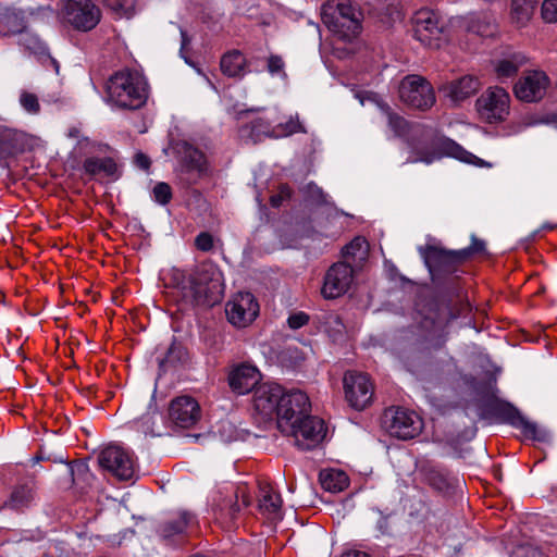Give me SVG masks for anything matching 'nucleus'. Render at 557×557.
I'll use <instances>...</instances> for the list:
<instances>
[{"label": "nucleus", "instance_id": "nucleus-1", "mask_svg": "<svg viewBox=\"0 0 557 557\" xmlns=\"http://www.w3.org/2000/svg\"><path fill=\"white\" fill-rule=\"evenodd\" d=\"M170 280L182 302L190 308H211L223 298V276L213 262L203 261L188 269L173 268Z\"/></svg>", "mask_w": 557, "mask_h": 557}, {"label": "nucleus", "instance_id": "nucleus-2", "mask_svg": "<svg viewBox=\"0 0 557 557\" xmlns=\"http://www.w3.org/2000/svg\"><path fill=\"white\" fill-rule=\"evenodd\" d=\"M406 145L411 156L404 163L423 162L431 164L445 156L476 166H490V163L465 150L453 139L437 135L431 127L416 125L411 128Z\"/></svg>", "mask_w": 557, "mask_h": 557}, {"label": "nucleus", "instance_id": "nucleus-3", "mask_svg": "<svg viewBox=\"0 0 557 557\" xmlns=\"http://www.w3.org/2000/svg\"><path fill=\"white\" fill-rule=\"evenodd\" d=\"M106 91L109 101L129 110L141 108L148 98L145 78L129 70L114 73L106 84Z\"/></svg>", "mask_w": 557, "mask_h": 557}, {"label": "nucleus", "instance_id": "nucleus-4", "mask_svg": "<svg viewBox=\"0 0 557 557\" xmlns=\"http://www.w3.org/2000/svg\"><path fill=\"white\" fill-rule=\"evenodd\" d=\"M322 21L339 39L350 41L361 30L362 13L350 0H329L323 7Z\"/></svg>", "mask_w": 557, "mask_h": 557}, {"label": "nucleus", "instance_id": "nucleus-5", "mask_svg": "<svg viewBox=\"0 0 557 557\" xmlns=\"http://www.w3.org/2000/svg\"><path fill=\"white\" fill-rule=\"evenodd\" d=\"M418 251L430 273L431 280L437 287L455 280L454 274L466 261L465 251L449 250L436 245L420 246Z\"/></svg>", "mask_w": 557, "mask_h": 557}, {"label": "nucleus", "instance_id": "nucleus-6", "mask_svg": "<svg viewBox=\"0 0 557 557\" xmlns=\"http://www.w3.org/2000/svg\"><path fill=\"white\" fill-rule=\"evenodd\" d=\"M311 410V404L306 393L290 389L283 393L277 412V428L281 432H293V423L300 421Z\"/></svg>", "mask_w": 557, "mask_h": 557}, {"label": "nucleus", "instance_id": "nucleus-7", "mask_svg": "<svg viewBox=\"0 0 557 557\" xmlns=\"http://www.w3.org/2000/svg\"><path fill=\"white\" fill-rule=\"evenodd\" d=\"M382 422L386 431L399 440L413 438L423 428L422 419L414 411L400 407L386 409Z\"/></svg>", "mask_w": 557, "mask_h": 557}, {"label": "nucleus", "instance_id": "nucleus-8", "mask_svg": "<svg viewBox=\"0 0 557 557\" xmlns=\"http://www.w3.org/2000/svg\"><path fill=\"white\" fill-rule=\"evenodd\" d=\"M400 100L418 110H428L435 103V95L431 84L422 76L407 75L399 85Z\"/></svg>", "mask_w": 557, "mask_h": 557}, {"label": "nucleus", "instance_id": "nucleus-9", "mask_svg": "<svg viewBox=\"0 0 557 557\" xmlns=\"http://www.w3.org/2000/svg\"><path fill=\"white\" fill-rule=\"evenodd\" d=\"M345 399L356 410L366 409L374 395L373 384L367 373L346 371L343 377Z\"/></svg>", "mask_w": 557, "mask_h": 557}, {"label": "nucleus", "instance_id": "nucleus-10", "mask_svg": "<svg viewBox=\"0 0 557 557\" xmlns=\"http://www.w3.org/2000/svg\"><path fill=\"white\" fill-rule=\"evenodd\" d=\"M490 411L504 423L521 430L523 435L529 438L544 442L547 437L545 431L540 430L536 423L529 421L517 407L508 401H494L490 407Z\"/></svg>", "mask_w": 557, "mask_h": 557}, {"label": "nucleus", "instance_id": "nucleus-11", "mask_svg": "<svg viewBox=\"0 0 557 557\" xmlns=\"http://www.w3.org/2000/svg\"><path fill=\"white\" fill-rule=\"evenodd\" d=\"M510 96L502 87H490L476 100V108L482 119L488 123H498L509 114Z\"/></svg>", "mask_w": 557, "mask_h": 557}, {"label": "nucleus", "instance_id": "nucleus-12", "mask_svg": "<svg viewBox=\"0 0 557 557\" xmlns=\"http://www.w3.org/2000/svg\"><path fill=\"white\" fill-rule=\"evenodd\" d=\"M98 461L103 469L121 481H128L135 478L134 458L121 446H107L99 454Z\"/></svg>", "mask_w": 557, "mask_h": 557}, {"label": "nucleus", "instance_id": "nucleus-13", "mask_svg": "<svg viewBox=\"0 0 557 557\" xmlns=\"http://www.w3.org/2000/svg\"><path fill=\"white\" fill-rule=\"evenodd\" d=\"M293 432H282L294 438L295 445L301 450H311L318 446L325 436L323 420L306 414L300 421L293 423Z\"/></svg>", "mask_w": 557, "mask_h": 557}, {"label": "nucleus", "instance_id": "nucleus-14", "mask_svg": "<svg viewBox=\"0 0 557 557\" xmlns=\"http://www.w3.org/2000/svg\"><path fill=\"white\" fill-rule=\"evenodd\" d=\"M195 523V516L187 510L172 512L156 524V534L166 545L178 543Z\"/></svg>", "mask_w": 557, "mask_h": 557}, {"label": "nucleus", "instance_id": "nucleus-15", "mask_svg": "<svg viewBox=\"0 0 557 557\" xmlns=\"http://www.w3.org/2000/svg\"><path fill=\"white\" fill-rule=\"evenodd\" d=\"M354 268L345 262L338 261L332 264L324 275L321 294L325 299H335L346 294L352 282Z\"/></svg>", "mask_w": 557, "mask_h": 557}, {"label": "nucleus", "instance_id": "nucleus-16", "mask_svg": "<svg viewBox=\"0 0 557 557\" xmlns=\"http://www.w3.org/2000/svg\"><path fill=\"white\" fill-rule=\"evenodd\" d=\"M549 77L540 70L525 71L513 86L515 96L523 102L541 101L549 86Z\"/></svg>", "mask_w": 557, "mask_h": 557}, {"label": "nucleus", "instance_id": "nucleus-17", "mask_svg": "<svg viewBox=\"0 0 557 557\" xmlns=\"http://www.w3.org/2000/svg\"><path fill=\"white\" fill-rule=\"evenodd\" d=\"M67 22L76 29L87 32L100 21V9L90 0H70L65 7Z\"/></svg>", "mask_w": 557, "mask_h": 557}, {"label": "nucleus", "instance_id": "nucleus-18", "mask_svg": "<svg viewBox=\"0 0 557 557\" xmlns=\"http://www.w3.org/2000/svg\"><path fill=\"white\" fill-rule=\"evenodd\" d=\"M200 406L194 397L183 395L171 400L169 418L175 426L181 429L191 428L200 420Z\"/></svg>", "mask_w": 557, "mask_h": 557}, {"label": "nucleus", "instance_id": "nucleus-19", "mask_svg": "<svg viewBox=\"0 0 557 557\" xmlns=\"http://www.w3.org/2000/svg\"><path fill=\"white\" fill-rule=\"evenodd\" d=\"M419 473L424 483L444 496L454 494L455 490L461 486L459 479L451 476L446 469L431 462L423 463Z\"/></svg>", "mask_w": 557, "mask_h": 557}, {"label": "nucleus", "instance_id": "nucleus-20", "mask_svg": "<svg viewBox=\"0 0 557 557\" xmlns=\"http://www.w3.org/2000/svg\"><path fill=\"white\" fill-rule=\"evenodd\" d=\"M259 313V305L250 293L239 294L226 307L228 321L235 326H246L251 323Z\"/></svg>", "mask_w": 557, "mask_h": 557}, {"label": "nucleus", "instance_id": "nucleus-21", "mask_svg": "<svg viewBox=\"0 0 557 557\" xmlns=\"http://www.w3.org/2000/svg\"><path fill=\"white\" fill-rule=\"evenodd\" d=\"M251 505V497L245 486H238L233 496L224 498L216 508V519L230 527L236 524L244 509Z\"/></svg>", "mask_w": 557, "mask_h": 557}, {"label": "nucleus", "instance_id": "nucleus-22", "mask_svg": "<svg viewBox=\"0 0 557 557\" xmlns=\"http://www.w3.org/2000/svg\"><path fill=\"white\" fill-rule=\"evenodd\" d=\"M227 381L232 392L245 395L255 391L261 381V373L256 366L242 362L231 368Z\"/></svg>", "mask_w": 557, "mask_h": 557}, {"label": "nucleus", "instance_id": "nucleus-23", "mask_svg": "<svg viewBox=\"0 0 557 557\" xmlns=\"http://www.w3.org/2000/svg\"><path fill=\"white\" fill-rule=\"evenodd\" d=\"M284 389L276 383H263L255 388L253 406L263 418L277 416Z\"/></svg>", "mask_w": 557, "mask_h": 557}, {"label": "nucleus", "instance_id": "nucleus-24", "mask_svg": "<svg viewBox=\"0 0 557 557\" xmlns=\"http://www.w3.org/2000/svg\"><path fill=\"white\" fill-rule=\"evenodd\" d=\"M28 144L29 139L25 133L0 126V166L9 169V160L23 153Z\"/></svg>", "mask_w": 557, "mask_h": 557}, {"label": "nucleus", "instance_id": "nucleus-25", "mask_svg": "<svg viewBox=\"0 0 557 557\" xmlns=\"http://www.w3.org/2000/svg\"><path fill=\"white\" fill-rule=\"evenodd\" d=\"M442 27L437 16L429 10H421L413 18V36L422 45L428 47L437 46L435 40L440 39Z\"/></svg>", "mask_w": 557, "mask_h": 557}, {"label": "nucleus", "instance_id": "nucleus-26", "mask_svg": "<svg viewBox=\"0 0 557 557\" xmlns=\"http://www.w3.org/2000/svg\"><path fill=\"white\" fill-rule=\"evenodd\" d=\"M175 149L183 173L196 174L197 177L207 173V158L201 150L185 140L177 143Z\"/></svg>", "mask_w": 557, "mask_h": 557}, {"label": "nucleus", "instance_id": "nucleus-27", "mask_svg": "<svg viewBox=\"0 0 557 557\" xmlns=\"http://www.w3.org/2000/svg\"><path fill=\"white\" fill-rule=\"evenodd\" d=\"M255 60V58L248 60L240 50L232 49L222 54L220 69L223 75L230 78L242 79L250 72L249 66Z\"/></svg>", "mask_w": 557, "mask_h": 557}, {"label": "nucleus", "instance_id": "nucleus-28", "mask_svg": "<svg viewBox=\"0 0 557 557\" xmlns=\"http://www.w3.org/2000/svg\"><path fill=\"white\" fill-rule=\"evenodd\" d=\"M46 461H53V462H60L65 463V473L69 478H71V481L73 484L77 483V480L81 476H91L89 473L88 467L84 463H76L73 465L67 461V456L64 454L62 447L60 446L59 451H53L52 446L50 444H42L41 445V457Z\"/></svg>", "mask_w": 557, "mask_h": 557}, {"label": "nucleus", "instance_id": "nucleus-29", "mask_svg": "<svg viewBox=\"0 0 557 557\" xmlns=\"http://www.w3.org/2000/svg\"><path fill=\"white\" fill-rule=\"evenodd\" d=\"M36 493V483L34 479H28L25 482L16 484L9 498L4 502L3 507L13 510H23L28 508Z\"/></svg>", "mask_w": 557, "mask_h": 557}, {"label": "nucleus", "instance_id": "nucleus-30", "mask_svg": "<svg viewBox=\"0 0 557 557\" xmlns=\"http://www.w3.org/2000/svg\"><path fill=\"white\" fill-rule=\"evenodd\" d=\"M85 173L90 176L103 175L116 180L119 177V170L115 161L110 158H87L83 163Z\"/></svg>", "mask_w": 557, "mask_h": 557}, {"label": "nucleus", "instance_id": "nucleus-31", "mask_svg": "<svg viewBox=\"0 0 557 557\" xmlns=\"http://www.w3.org/2000/svg\"><path fill=\"white\" fill-rule=\"evenodd\" d=\"M480 88L478 78L467 75L450 83L448 96L451 100L458 102L473 96Z\"/></svg>", "mask_w": 557, "mask_h": 557}, {"label": "nucleus", "instance_id": "nucleus-32", "mask_svg": "<svg viewBox=\"0 0 557 557\" xmlns=\"http://www.w3.org/2000/svg\"><path fill=\"white\" fill-rule=\"evenodd\" d=\"M539 0H511L510 20L517 27H524L531 21Z\"/></svg>", "mask_w": 557, "mask_h": 557}, {"label": "nucleus", "instance_id": "nucleus-33", "mask_svg": "<svg viewBox=\"0 0 557 557\" xmlns=\"http://www.w3.org/2000/svg\"><path fill=\"white\" fill-rule=\"evenodd\" d=\"M260 491L262 493L258 503L260 512L270 519H281V496L272 493V490L268 485L261 486Z\"/></svg>", "mask_w": 557, "mask_h": 557}, {"label": "nucleus", "instance_id": "nucleus-34", "mask_svg": "<svg viewBox=\"0 0 557 557\" xmlns=\"http://www.w3.org/2000/svg\"><path fill=\"white\" fill-rule=\"evenodd\" d=\"M188 359L186 348L178 342L173 341L166 350L165 356L159 360L160 371L166 372L171 368L184 364Z\"/></svg>", "mask_w": 557, "mask_h": 557}, {"label": "nucleus", "instance_id": "nucleus-35", "mask_svg": "<svg viewBox=\"0 0 557 557\" xmlns=\"http://www.w3.org/2000/svg\"><path fill=\"white\" fill-rule=\"evenodd\" d=\"M0 25L3 35L22 34L25 28L23 12L15 9H5L0 15Z\"/></svg>", "mask_w": 557, "mask_h": 557}, {"label": "nucleus", "instance_id": "nucleus-36", "mask_svg": "<svg viewBox=\"0 0 557 557\" xmlns=\"http://www.w3.org/2000/svg\"><path fill=\"white\" fill-rule=\"evenodd\" d=\"M239 132L242 138L251 140L253 144H256L260 141L262 137L271 136V125L267 120L258 117L251 121L249 124L244 125Z\"/></svg>", "mask_w": 557, "mask_h": 557}, {"label": "nucleus", "instance_id": "nucleus-37", "mask_svg": "<svg viewBox=\"0 0 557 557\" xmlns=\"http://www.w3.org/2000/svg\"><path fill=\"white\" fill-rule=\"evenodd\" d=\"M381 109L385 113L387 125L394 132L395 136L405 139L410 136V131L414 128L416 125L409 124L405 117L392 111L387 104L381 106Z\"/></svg>", "mask_w": 557, "mask_h": 557}, {"label": "nucleus", "instance_id": "nucleus-38", "mask_svg": "<svg viewBox=\"0 0 557 557\" xmlns=\"http://www.w3.org/2000/svg\"><path fill=\"white\" fill-rule=\"evenodd\" d=\"M320 482L325 491L342 492L348 485V478L343 471L330 470L320 473Z\"/></svg>", "mask_w": 557, "mask_h": 557}, {"label": "nucleus", "instance_id": "nucleus-39", "mask_svg": "<svg viewBox=\"0 0 557 557\" xmlns=\"http://www.w3.org/2000/svg\"><path fill=\"white\" fill-rule=\"evenodd\" d=\"M527 58L522 53H513L509 58L500 60L496 65V73L499 78H508L517 74L519 69L525 64Z\"/></svg>", "mask_w": 557, "mask_h": 557}, {"label": "nucleus", "instance_id": "nucleus-40", "mask_svg": "<svg viewBox=\"0 0 557 557\" xmlns=\"http://www.w3.org/2000/svg\"><path fill=\"white\" fill-rule=\"evenodd\" d=\"M467 29L469 33L490 37L495 33L496 27L491 16L487 14H476L470 17Z\"/></svg>", "mask_w": 557, "mask_h": 557}, {"label": "nucleus", "instance_id": "nucleus-41", "mask_svg": "<svg viewBox=\"0 0 557 557\" xmlns=\"http://www.w3.org/2000/svg\"><path fill=\"white\" fill-rule=\"evenodd\" d=\"M20 44L32 53L36 54L39 59L46 55L48 51L47 46L36 35L23 32L20 37Z\"/></svg>", "mask_w": 557, "mask_h": 557}, {"label": "nucleus", "instance_id": "nucleus-42", "mask_svg": "<svg viewBox=\"0 0 557 557\" xmlns=\"http://www.w3.org/2000/svg\"><path fill=\"white\" fill-rule=\"evenodd\" d=\"M104 5L120 17H131L135 12L136 0H103Z\"/></svg>", "mask_w": 557, "mask_h": 557}, {"label": "nucleus", "instance_id": "nucleus-43", "mask_svg": "<svg viewBox=\"0 0 557 557\" xmlns=\"http://www.w3.org/2000/svg\"><path fill=\"white\" fill-rule=\"evenodd\" d=\"M324 329L333 341H338L345 333V325L341 317L336 313H327L324 315Z\"/></svg>", "mask_w": 557, "mask_h": 557}, {"label": "nucleus", "instance_id": "nucleus-44", "mask_svg": "<svg viewBox=\"0 0 557 557\" xmlns=\"http://www.w3.org/2000/svg\"><path fill=\"white\" fill-rule=\"evenodd\" d=\"M20 104L26 112L30 114H38L40 112V103L38 97L33 92L23 90L20 95Z\"/></svg>", "mask_w": 557, "mask_h": 557}, {"label": "nucleus", "instance_id": "nucleus-45", "mask_svg": "<svg viewBox=\"0 0 557 557\" xmlns=\"http://www.w3.org/2000/svg\"><path fill=\"white\" fill-rule=\"evenodd\" d=\"M285 62L281 55L271 54L268 58L267 70L272 76H280L282 78H286L287 74L285 73Z\"/></svg>", "mask_w": 557, "mask_h": 557}, {"label": "nucleus", "instance_id": "nucleus-46", "mask_svg": "<svg viewBox=\"0 0 557 557\" xmlns=\"http://www.w3.org/2000/svg\"><path fill=\"white\" fill-rule=\"evenodd\" d=\"M154 200L160 205H166L172 199V188L168 183L160 182L152 189Z\"/></svg>", "mask_w": 557, "mask_h": 557}, {"label": "nucleus", "instance_id": "nucleus-47", "mask_svg": "<svg viewBox=\"0 0 557 557\" xmlns=\"http://www.w3.org/2000/svg\"><path fill=\"white\" fill-rule=\"evenodd\" d=\"M305 194L310 200L317 202L318 205L326 203V195L323 193L322 188H320L313 182H310L305 186Z\"/></svg>", "mask_w": 557, "mask_h": 557}, {"label": "nucleus", "instance_id": "nucleus-48", "mask_svg": "<svg viewBox=\"0 0 557 557\" xmlns=\"http://www.w3.org/2000/svg\"><path fill=\"white\" fill-rule=\"evenodd\" d=\"M541 13L545 22H557V0H545L542 4Z\"/></svg>", "mask_w": 557, "mask_h": 557}, {"label": "nucleus", "instance_id": "nucleus-49", "mask_svg": "<svg viewBox=\"0 0 557 557\" xmlns=\"http://www.w3.org/2000/svg\"><path fill=\"white\" fill-rule=\"evenodd\" d=\"M195 246L200 251H211L214 247L213 236L208 232L199 233L195 238Z\"/></svg>", "mask_w": 557, "mask_h": 557}, {"label": "nucleus", "instance_id": "nucleus-50", "mask_svg": "<svg viewBox=\"0 0 557 557\" xmlns=\"http://www.w3.org/2000/svg\"><path fill=\"white\" fill-rule=\"evenodd\" d=\"M460 251H465V260L467 261L475 253H482L485 251V242L479 239L475 235H471V245L469 247L459 249Z\"/></svg>", "mask_w": 557, "mask_h": 557}, {"label": "nucleus", "instance_id": "nucleus-51", "mask_svg": "<svg viewBox=\"0 0 557 557\" xmlns=\"http://www.w3.org/2000/svg\"><path fill=\"white\" fill-rule=\"evenodd\" d=\"M364 244H366V242L361 237L354 238L349 244H347L342 249L343 257L346 259L356 258L358 251H360L362 249Z\"/></svg>", "mask_w": 557, "mask_h": 557}, {"label": "nucleus", "instance_id": "nucleus-52", "mask_svg": "<svg viewBox=\"0 0 557 557\" xmlns=\"http://www.w3.org/2000/svg\"><path fill=\"white\" fill-rule=\"evenodd\" d=\"M293 190L287 184H282L278 187V193L271 196L270 203L273 208H278L282 202L292 197Z\"/></svg>", "mask_w": 557, "mask_h": 557}, {"label": "nucleus", "instance_id": "nucleus-53", "mask_svg": "<svg viewBox=\"0 0 557 557\" xmlns=\"http://www.w3.org/2000/svg\"><path fill=\"white\" fill-rule=\"evenodd\" d=\"M308 322L309 315L304 311L293 313L287 319V324L293 330H298L305 326Z\"/></svg>", "mask_w": 557, "mask_h": 557}, {"label": "nucleus", "instance_id": "nucleus-54", "mask_svg": "<svg viewBox=\"0 0 557 557\" xmlns=\"http://www.w3.org/2000/svg\"><path fill=\"white\" fill-rule=\"evenodd\" d=\"M379 513V519L376 521V529L381 534H388L391 531L389 528V513L384 515L381 510L376 509Z\"/></svg>", "mask_w": 557, "mask_h": 557}, {"label": "nucleus", "instance_id": "nucleus-55", "mask_svg": "<svg viewBox=\"0 0 557 557\" xmlns=\"http://www.w3.org/2000/svg\"><path fill=\"white\" fill-rule=\"evenodd\" d=\"M278 126L282 128V133L284 135H292L294 133L301 131L300 123L297 120L295 121L293 119H290L285 124H280Z\"/></svg>", "mask_w": 557, "mask_h": 557}, {"label": "nucleus", "instance_id": "nucleus-56", "mask_svg": "<svg viewBox=\"0 0 557 557\" xmlns=\"http://www.w3.org/2000/svg\"><path fill=\"white\" fill-rule=\"evenodd\" d=\"M135 164L141 169V170H148L150 168V164H151V161L150 159L148 158V156H146L145 153L143 152H137L135 154Z\"/></svg>", "mask_w": 557, "mask_h": 557}, {"label": "nucleus", "instance_id": "nucleus-57", "mask_svg": "<svg viewBox=\"0 0 557 557\" xmlns=\"http://www.w3.org/2000/svg\"><path fill=\"white\" fill-rule=\"evenodd\" d=\"M39 60L45 66L50 65L54 69L57 74L59 73V62L50 55L49 50L46 52V55H42Z\"/></svg>", "mask_w": 557, "mask_h": 557}, {"label": "nucleus", "instance_id": "nucleus-58", "mask_svg": "<svg viewBox=\"0 0 557 557\" xmlns=\"http://www.w3.org/2000/svg\"><path fill=\"white\" fill-rule=\"evenodd\" d=\"M342 557H371L368 553L361 550H350L342 555Z\"/></svg>", "mask_w": 557, "mask_h": 557}, {"label": "nucleus", "instance_id": "nucleus-59", "mask_svg": "<svg viewBox=\"0 0 557 557\" xmlns=\"http://www.w3.org/2000/svg\"><path fill=\"white\" fill-rule=\"evenodd\" d=\"M180 32H181V38H182L181 49L183 50L189 44L190 40L187 36V33L183 28H181Z\"/></svg>", "mask_w": 557, "mask_h": 557}, {"label": "nucleus", "instance_id": "nucleus-60", "mask_svg": "<svg viewBox=\"0 0 557 557\" xmlns=\"http://www.w3.org/2000/svg\"><path fill=\"white\" fill-rule=\"evenodd\" d=\"M475 431H476V429L474 426L465 430V432L462 434V440H467V441L471 440L474 436Z\"/></svg>", "mask_w": 557, "mask_h": 557}, {"label": "nucleus", "instance_id": "nucleus-61", "mask_svg": "<svg viewBox=\"0 0 557 557\" xmlns=\"http://www.w3.org/2000/svg\"><path fill=\"white\" fill-rule=\"evenodd\" d=\"M545 122L557 127V112L548 114L545 119Z\"/></svg>", "mask_w": 557, "mask_h": 557}, {"label": "nucleus", "instance_id": "nucleus-62", "mask_svg": "<svg viewBox=\"0 0 557 557\" xmlns=\"http://www.w3.org/2000/svg\"><path fill=\"white\" fill-rule=\"evenodd\" d=\"M40 457H41V446L39 447L38 453L32 458V462L35 465V463H38L40 461H46L45 459H42Z\"/></svg>", "mask_w": 557, "mask_h": 557}, {"label": "nucleus", "instance_id": "nucleus-63", "mask_svg": "<svg viewBox=\"0 0 557 557\" xmlns=\"http://www.w3.org/2000/svg\"><path fill=\"white\" fill-rule=\"evenodd\" d=\"M556 225L554 224H550V223H544L542 226H541V230H554Z\"/></svg>", "mask_w": 557, "mask_h": 557}]
</instances>
